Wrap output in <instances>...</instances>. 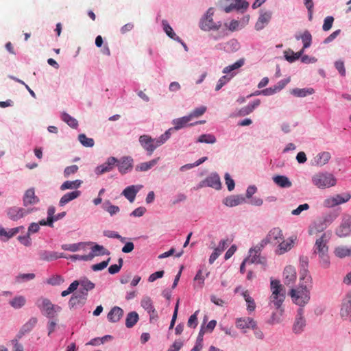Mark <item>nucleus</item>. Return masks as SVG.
Masks as SVG:
<instances>
[{"label": "nucleus", "mask_w": 351, "mask_h": 351, "mask_svg": "<svg viewBox=\"0 0 351 351\" xmlns=\"http://www.w3.org/2000/svg\"><path fill=\"white\" fill-rule=\"evenodd\" d=\"M312 289L311 276L304 277L302 280L300 279V283L298 287L292 288L290 290L289 295L292 301L300 308H302L310 300V291Z\"/></svg>", "instance_id": "obj_1"}, {"label": "nucleus", "mask_w": 351, "mask_h": 351, "mask_svg": "<svg viewBox=\"0 0 351 351\" xmlns=\"http://www.w3.org/2000/svg\"><path fill=\"white\" fill-rule=\"evenodd\" d=\"M329 237L326 233H324L315 241L313 247V252L318 254L319 258V263L324 268H328L330 265V260L328 256V242Z\"/></svg>", "instance_id": "obj_2"}, {"label": "nucleus", "mask_w": 351, "mask_h": 351, "mask_svg": "<svg viewBox=\"0 0 351 351\" xmlns=\"http://www.w3.org/2000/svg\"><path fill=\"white\" fill-rule=\"evenodd\" d=\"M270 288L271 295L269 298L276 308H280L285 299V291L278 280H271Z\"/></svg>", "instance_id": "obj_3"}, {"label": "nucleus", "mask_w": 351, "mask_h": 351, "mask_svg": "<svg viewBox=\"0 0 351 351\" xmlns=\"http://www.w3.org/2000/svg\"><path fill=\"white\" fill-rule=\"evenodd\" d=\"M312 182L317 188L323 189L335 186L337 180L332 173L319 172L312 177Z\"/></svg>", "instance_id": "obj_4"}, {"label": "nucleus", "mask_w": 351, "mask_h": 351, "mask_svg": "<svg viewBox=\"0 0 351 351\" xmlns=\"http://www.w3.org/2000/svg\"><path fill=\"white\" fill-rule=\"evenodd\" d=\"M36 305L40 310L43 315L48 318H53L56 313L60 311L61 308L58 305H54L47 298H41L36 302Z\"/></svg>", "instance_id": "obj_5"}, {"label": "nucleus", "mask_w": 351, "mask_h": 351, "mask_svg": "<svg viewBox=\"0 0 351 351\" xmlns=\"http://www.w3.org/2000/svg\"><path fill=\"white\" fill-rule=\"evenodd\" d=\"M214 14L213 8H210L205 15L201 20L200 28L204 31H209L211 29H219L221 25L220 22L215 23L213 19Z\"/></svg>", "instance_id": "obj_6"}, {"label": "nucleus", "mask_w": 351, "mask_h": 351, "mask_svg": "<svg viewBox=\"0 0 351 351\" xmlns=\"http://www.w3.org/2000/svg\"><path fill=\"white\" fill-rule=\"evenodd\" d=\"M263 247V245L261 244L250 250L249 256L245 258V259H248L249 264L256 263L265 265L266 263V259L261 256V252Z\"/></svg>", "instance_id": "obj_7"}, {"label": "nucleus", "mask_w": 351, "mask_h": 351, "mask_svg": "<svg viewBox=\"0 0 351 351\" xmlns=\"http://www.w3.org/2000/svg\"><path fill=\"white\" fill-rule=\"evenodd\" d=\"M31 210L18 206H12L6 210L8 217L12 221H18L31 213Z\"/></svg>", "instance_id": "obj_8"}, {"label": "nucleus", "mask_w": 351, "mask_h": 351, "mask_svg": "<svg viewBox=\"0 0 351 351\" xmlns=\"http://www.w3.org/2000/svg\"><path fill=\"white\" fill-rule=\"evenodd\" d=\"M332 221L331 215H326L323 218H320L314 222L313 226L309 230L311 234L321 232L324 230L328 226Z\"/></svg>", "instance_id": "obj_9"}, {"label": "nucleus", "mask_w": 351, "mask_h": 351, "mask_svg": "<svg viewBox=\"0 0 351 351\" xmlns=\"http://www.w3.org/2000/svg\"><path fill=\"white\" fill-rule=\"evenodd\" d=\"M304 309L299 308L297 312L293 325V331L295 334H300L302 332L306 326V319L304 316Z\"/></svg>", "instance_id": "obj_10"}, {"label": "nucleus", "mask_w": 351, "mask_h": 351, "mask_svg": "<svg viewBox=\"0 0 351 351\" xmlns=\"http://www.w3.org/2000/svg\"><path fill=\"white\" fill-rule=\"evenodd\" d=\"M139 143L142 147L147 152L149 156H151L157 148L155 139L149 135L143 134L140 136Z\"/></svg>", "instance_id": "obj_11"}, {"label": "nucleus", "mask_w": 351, "mask_h": 351, "mask_svg": "<svg viewBox=\"0 0 351 351\" xmlns=\"http://www.w3.org/2000/svg\"><path fill=\"white\" fill-rule=\"evenodd\" d=\"M118 160L114 157H109L106 162L96 167L95 172L97 175H101L112 171L116 166Z\"/></svg>", "instance_id": "obj_12"}, {"label": "nucleus", "mask_w": 351, "mask_h": 351, "mask_svg": "<svg viewBox=\"0 0 351 351\" xmlns=\"http://www.w3.org/2000/svg\"><path fill=\"white\" fill-rule=\"evenodd\" d=\"M201 186H209L219 190L221 187L220 178L217 173H212L201 182Z\"/></svg>", "instance_id": "obj_13"}, {"label": "nucleus", "mask_w": 351, "mask_h": 351, "mask_svg": "<svg viewBox=\"0 0 351 351\" xmlns=\"http://www.w3.org/2000/svg\"><path fill=\"white\" fill-rule=\"evenodd\" d=\"M119 171L121 174H125L129 171H131L133 167V160L130 157H123L116 164Z\"/></svg>", "instance_id": "obj_14"}, {"label": "nucleus", "mask_w": 351, "mask_h": 351, "mask_svg": "<svg viewBox=\"0 0 351 351\" xmlns=\"http://www.w3.org/2000/svg\"><path fill=\"white\" fill-rule=\"evenodd\" d=\"M351 198V195L348 193L336 195L335 196L326 201V205L330 207L347 202Z\"/></svg>", "instance_id": "obj_15"}, {"label": "nucleus", "mask_w": 351, "mask_h": 351, "mask_svg": "<svg viewBox=\"0 0 351 351\" xmlns=\"http://www.w3.org/2000/svg\"><path fill=\"white\" fill-rule=\"evenodd\" d=\"M284 283L286 285H292L296 280V271L294 267L288 265L285 267L283 272Z\"/></svg>", "instance_id": "obj_16"}, {"label": "nucleus", "mask_w": 351, "mask_h": 351, "mask_svg": "<svg viewBox=\"0 0 351 351\" xmlns=\"http://www.w3.org/2000/svg\"><path fill=\"white\" fill-rule=\"evenodd\" d=\"M143 188L142 185H131L126 187L122 192V195L127 198L130 202H133L137 193Z\"/></svg>", "instance_id": "obj_17"}, {"label": "nucleus", "mask_w": 351, "mask_h": 351, "mask_svg": "<svg viewBox=\"0 0 351 351\" xmlns=\"http://www.w3.org/2000/svg\"><path fill=\"white\" fill-rule=\"evenodd\" d=\"M283 239L282 232L279 228H274L267 236V241L274 244L280 243Z\"/></svg>", "instance_id": "obj_18"}, {"label": "nucleus", "mask_w": 351, "mask_h": 351, "mask_svg": "<svg viewBox=\"0 0 351 351\" xmlns=\"http://www.w3.org/2000/svg\"><path fill=\"white\" fill-rule=\"evenodd\" d=\"M236 325L240 329H254L256 323L252 318L245 317L237 319Z\"/></svg>", "instance_id": "obj_19"}, {"label": "nucleus", "mask_w": 351, "mask_h": 351, "mask_svg": "<svg viewBox=\"0 0 351 351\" xmlns=\"http://www.w3.org/2000/svg\"><path fill=\"white\" fill-rule=\"evenodd\" d=\"M39 202V199L35 195L34 189H29L27 190L23 196V204L25 206L28 205L36 204Z\"/></svg>", "instance_id": "obj_20"}, {"label": "nucleus", "mask_w": 351, "mask_h": 351, "mask_svg": "<svg viewBox=\"0 0 351 351\" xmlns=\"http://www.w3.org/2000/svg\"><path fill=\"white\" fill-rule=\"evenodd\" d=\"M190 121H191V117H189V115L184 116L181 118L175 119L172 121V123L174 125L172 130H179L184 127H186L187 125H194L193 123L189 124Z\"/></svg>", "instance_id": "obj_21"}, {"label": "nucleus", "mask_w": 351, "mask_h": 351, "mask_svg": "<svg viewBox=\"0 0 351 351\" xmlns=\"http://www.w3.org/2000/svg\"><path fill=\"white\" fill-rule=\"evenodd\" d=\"M86 297L87 293H84L81 291H79L71 296L69 300V305L71 307H74L79 304H83L86 300Z\"/></svg>", "instance_id": "obj_22"}, {"label": "nucleus", "mask_w": 351, "mask_h": 351, "mask_svg": "<svg viewBox=\"0 0 351 351\" xmlns=\"http://www.w3.org/2000/svg\"><path fill=\"white\" fill-rule=\"evenodd\" d=\"M123 315V311L119 306H114L108 313L107 318L110 322H117Z\"/></svg>", "instance_id": "obj_23"}, {"label": "nucleus", "mask_w": 351, "mask_h": 351, "mask_svg": "<svg viewBox=\"0 0 351 351\" xmlns=\"http://www.w3.org/2000/svg\"><path fill=\"white\" fill-rule=\"evenodd\" d=\"M271 18V13L270 12H265L261 14L258 19L257 22L255 24V28L256 30L263 29L266 25H267Z\"/></svg>", "instance_id": "obj_24"}, {"label": "nucleus", "mask_w": 351, "mask_h": 351, "mask_svg": "<svg viewBox=\"0 0 351 351\" xmlns=\"http://www.w3.org/2000/svg\"><path fill=\"white\" fill-rule=\"evenodd\" d=\"M39 256L41 260L45 261H51L59 258H66L62 254L58 255L57 252L47 250L40 251L39 252ZM66 258H68L66 257Z\"/></svg>", "instance_id": "obj_25"}, {"label": "nucleus", "mask_w": 351, "mask_h": 351, "mask_svg": "<svg viewBox=\"0 0 351 351\" xmlns=\"http://www.w3.org/2000/svg\"><path fill=\"white\" fill-rule=\"evenodd\" d=\"M245 202V197L242 195H230L223 200L227 206L233 207Z\"/></svg>", "instance_id": "obj_26"}, {"label": "nucleus", "mask_w": 351, "mask_h": 351, "mask_svg": "<svg viewBox=\"0 0 351 351\" xmlns=\"http://www.w3.org/2000/svg\"><path fill=\"white\" fill-rule=\"evenodd\" d=\"M350 220L347 219L341 223L336 230V234L339 237H344L348 236L350 232Z\"/></svg>", "instance_id": "obj_27"}, {"label": "nucleus", "mask_w": 351, "mask_h": 351, "mask_svg": "<svg viewBox=\"0 0 351 351\" xmlns=\"http://www.w3.org/2000/svg\"><path fill=\"white\" fill-rule=\"evenodd\" d=\"M81 194L80 191H74L64 194L60 199L59 205L63 206L69 202L77 198Z\"/></svg>", "instance_id": "obj_28"}, {"label": "nucleus", "mask_w": 351, "mask_h": 351, "mask_svg": "<svg viewBox=\"0 0 351 351\" xmlns=\"http://www.w3.org/2000/svg\"><path fill=\"white\" fill-rule=\"evenodd\" d=\"M260 104L261 100L256 99L255 101H253L252 104L241 108L239 111V115L241 117L248 115L249 114L252 112L254 110L260 105Z\"/></svg>", "instance_id": "obj_29"}, {"label": "nucleus", "mask_w": 351, "mask_h": 351, "mask_svg": "<svg viewBox=\"0 0 351 351\" xmlns=\"http://www.w3.org/2000/svg\"><path fill=\"white\" fill-rule=\"evenodd\" d=\"M158 160L159 158H157L148 162L140 163L136 166L135 169L136 171H147L154 167L158 163Z\"/></svg>", "instance_id": "obj_30"}, {"label": "nucleus", "mask_w": 351, "mask_h": 351, "mask_svg": "<svg viewBox=\"0 0 351 351\" xmlns=\"http://www.w3.org/2000/svg\"><path fill=\"white\" fill-rule=\"evenodd\" d=\"M330 154L328 152H323L318 154L314 159L315 163L319 166L326 165L330 159Z\"/></svg>", "instance_id": "obj_31"}, {"label": "nucleus", "mask_w": 351, "mask_h": 351, "mask_svg": "<svg viewBox=\"0 0 351 351\" xmlns=\"http://www.w3.org/2000/svg\"><path fill=\"white\" fill-rule=\"evenodd\" d=\"M273 180L278 186L282 188H289L292 185L291 182L285 176H276L273 178Z\"/></svg>", "instance_id": "obj_32"}, {"label": "nucleus", "mask_w": 351, "mask_h": 351, "mask_svg": "<svg viewBox=\"0 0 351 351\" xmlns=\"http://www.w3.org/2000/svg\"><path fill=\"white\" fill-rule=\"evenodd\" d=\"M295 38L297 40L301 39L303 43V50L309 47L311 45L312 42V36L311 33L306 30L301 36H296Z\"/></svg>", "instance_id": "obj_33"}, {"label": "nucleus", "mask_w": 351, "mask_h": 351, "mask_svg": "<svg viewBox=\"0 0 351 351\" xmlns=\"http://www.w3.org/2000/svg\"><path fill=\"white\" fill-rule=\"evenodd\" d=\"M334 254L336 256L341 258L351 256V247L338 246L335 249Z\"/></svg>", "instance_id": "obj_34"}, {"label": "nucleus", "mask_w": 351, "mask_h": 351, "mask_svg": "<svg viewBox=\"0 0 351 351\" xmlns=\"http://www.w3.org/2000/svg\"><path fill=\"white\" fill-rule=\"evenodd\" d=\"M314 92V89L312 88H294L291 90V93L298 97H304L312 95Z\"/></svg>", "instance_id": "obj_35"}, {"label": "nucleus", "mask_w": 351, "mask_h": 351, "mask_svg": "<svg viewBox=\"0 0 351 351\" xmlns=\"http://www.w3.org/2000/svg\"><path fill=\"white\" fill-rule=\"evenodd\" d=\"M141 306L147 311L148 313H156L155 308L153 305L152 300L149 297H144L141 300Z\"/></svg>", "instance_id": "obj_36"}, {"label": "nucleus", "mask_w": 351, "mask_h": 351, "mask_svg": "<svg viewBox=\"0 0 351 351\" xmlns=\"http://www.w3.org/2000/svg\"><path fill=\"white\" fill-rule=\"evenodd\" d=\"M24 228L23 226H19L16 228H12L7 231L4 228H0V237H5L7 239H9L16 235L21 229Z\"/></svg>", "instance_id": "obj_37"}, {"label": "nucleus", "mask_w": 351, "mask_h": 351, "mask_svg": "<svg viewBox=\"0 0 351 351\" xmlns=\"http://www.w3.org/2000/svg\"><path fill=\"white\" fill-rule=\"evenodd\" d=\"M82 183L80 180H75L74 181H66L60 186V190L64 191L66 189H77Z\"/></svg>", "instance_id": "obj_38"}, {"label": "nucleus", "mask_w": 351, "mask_h": 351, "mask_svg": "<svg viewBox=\"0 0 351 351\" xmlns=\"http://www.w3.org/2000/svg\"><path fill=\"white\" fill-rule=\"evenodd\" d=\"M25 303L26 299L24 296L22 295L16 296L9 302L10 306L16 309L23 307Z\"/></svg>", "instance_id": "obj_39"}, {"label": "nucleus", "mask_w": 351, "mask_h": 351, "mask_svg": "<svg viewBox=\"0 0 351 351\" xmlns=\"http://www.w3.org/2000/svg\"><path fill=\"white\" fill-rule=\"evenodd\" d=\"M138 320V315L136 312L132 311L127 315L125 326L127 328L133 327Z\"/></svg>", "instance_id": "obj_40"}, {"label": "nucleus", "mask_w": 351, "mask_h": 351, "mask_svg": "<svg viewBox=\"0 0 351 351\" xmlns=\"http://www.w3.org/2000/svg\"><path fill=\"white\" fill-rule=\"evenodd\" d=\"M278 243L279 254H282L291 249V247H293V241L292 239H288L287 241L282 240Z\"/></svg>", "instance_id": "obj_41"}, {"label": "nucleus", "mask_w": 351, "mask_h": 351, "mask_svg": "<svg viewBox=\"0 0 351 351\" xmlns=\"http://www.w3.org/2000/svg\"><path fill=\"white\" fill-rule=\"evenodd\" d=\"M38 322L36 317H31L21 328V332L27 333L32 330Z\"/></svg>", "instance_id": "obj_42"}, {"label": "nucleus", "mask_w": 351, "mask_h": 351, "mask_svg": "<svg viewBox=\"0 0 351 351\" xmlns=\"http://www.w3.org/2000/svg\"><path fill=\"white\" fill-rule=\"evenodd\" d=\"M110 252L108 250L105 249L102 245L95 244L91 249V253L89 255H93V258L95 256L109 254Z\"/></svg>", "instance_id": "obj_43"}, {"label": "nucleus", "mask_w": 351, "mask_h": 351, "mask_svg": "<svg viewBox=\"0 0 351 351\" xmlns=\"http://www.w3.org/2000/svg\"><path fill=\"white\" fill-rule=\"evenodd\" d=\"M61 118L62 120L66 123L70 127L73 128H77L78 125L77 121L75 118L71 117L69 114L63 112L62 114Z\"/></svg>", "instance_id": "obj_44"}, {"label": "nucleus", "mask_w": 351, "mask_h": 351, "mask_svg": "<svg viewBox=\"0 0 351 351\" xmlns=\"http://www.w3.org/2000/svg\"><path fill=\"white\" fill-rule=\"evenodd\" d=\"M80 285L81 286L80 291L84 293L88 294V291L95 288V284L87 279L81 280L80 282Z\"/></svg>", "instance_id": "obj_45"}, {"label": "nucleus", "mask_w": 351, "mask_h": 351, "mask_svg": "<svg viewBox=\"0 0 351 351\" xmlns=\"http://www.w3.org/2000/svg\"><path fill=\"white\" fill-rule=\"evenodd\" d=\"M217 139L213 134H202L199 136L197 139V142L199 143H204L213 144L216 142Z\"/></svg>", "instance_id": "obj_46"}, {"label": "nucleus", "mask_w": 351, "mask_h": 351, "mask_svg": "<svg viewBox=\"0 0 351 351\" xmlns=\"http://www.w3.org/2000/svg\"><path fill=\"white\" fill-rule=\"evenodd\" d=\"M244 64V60L240 59L234 64L225 67L223 69V73L229 74L231 71L241 67Z\"/></svg>", "instance_id": "obj_47"}, {"label": "nucleus", "mask_w": 351, "mask_h": 351, "mask_svg": "<svg viewBox=\"0 0 351 351\" xmlns=\"http://www.w3.org/2000/svg\"><path fill=\"white\" fill-rule=\"evenodd\" d=\"M300 265L302 269L300 271V279L302 280L304 277L306 276H311L308 274V271L307 270V266H308V259L306 257H302L300 258Z\"/></svg>", "instance_id": "obj_48"}, {"label": "nucleus", "mask_w": 351, "mask_h": 351, "mask_svg": "<svg viewBox=\"0 0 351 351\" xmlns=\"http://www.w3.org/2000/svg\"><path fill=\"white\" fill-rule=\"evenodd\" d=\"M204 280H205V277L202 274V269H199L194 278V281H195L194 287L195 288L197 287L199 289L202 288L204 286Z\"/></svg>", "instance_id": "obj_49"}, {"label": "nucleus", "mask_w": 351, "mask_h": 351, "mask_svg": "<svg viewBox=\"0 0 351 351\" xmlns=\"http://www.w3.org/2000/svg\"><path fill=\"white\" fill-rule=\"evenodd\" d=\"M162 23L163 25V29L169 37L178 40L180 39L179 37L176 36V34L173 32V29L169 25L167 21L163 20Z\"/></svg>", "instance_id": "obj_50"}, {"label": "nucleus", "mask_w": 351, "mask_h": 351, "mask_svg": "<svg viewBox=\"0 0 351 351\" xmlns=\"http://www.w3.org/2000/svg\"><path fill=\"white\" fill-rule=\"evenodd\" d=\"M171 130L172 128H170L164 134L160 135L158 138H154L157 147L163 145L170 138Z\"/></svg>", "instance_id": "obj_51"}, {"label": "nucleus", "mask_w": 351, "mask_h": 351, "mask_svg": "<svg viewBox=\"0 0 351 351\" xmlns=\"http://www.w3.org/2000/svg\"><path fill=\"white\" fill-rule=\"evenodd\" d=\"M78 140L84 147H92L95 144L93 138H88L84 134H80Z\"/></svg>", "instance_id": "obj_52"}, {"label": "nucleus", "mask_w": 351, "mask_h": 351, "mask_svg": "<svg viewBox=\"0 0 351 351\" xmlns=\"http://www.w3.org/2000/svg\"><path fill=\"white\" fill-rule=\"evenodd\" d=\"M243 295L245 302L247 304V309L250 312H252L255 310L256 304L254 299L250 296L247 291L243 292Z\"/></svg>", "instance_id": "obj_53"}, {"label": "nucleus", "mask_w": 351, "mask_h": 351, "mask_svg": "<svg viewBox=\"0 0 351 351\" xmlns=\"http://www.w3.org/2000/svg\"><path fill=\"white\" fill-rule=\"evenodd\" d=\"M234 76V74H230L223 75L221 77L219 78V80L217 82V84L215 87V90L218 91L225 84H226L230 79Z\"/></svg>", "instance_id": "obj_54"}, {"label": "nucleus", "mask_w": 351, "mask_h": 351, "mask_svg": "<svg viewBox=\"0 0 351 351\" xmlns=\"http://www.w3.org/2000/svg\"><path fill=\"white\" fill-rule=\"evenodd\" d=\"M341 316L342 318L347 319L348 317L351 318V306L345 303L342 304L341 308Z\"/></svg>", "instance_id": "obj_55"}, {"label": "nucleus", "mask_w": 351, "mask_h": 351, "mask_svg": "<svg viewBox=\"0 0 351 351\" xmlns=\"http://www.w3.org/2000/svg\"><path fill=\"white\" fill-rule=\"evenodd\" d=\"M206 111V107L202 106L193 110L189 115V117H191V119H192L193 118H197L203 115Z\"/></svg>", "instance_id": "obj_56"}, {"label": "nucleus", "mask_w": 351, "mask_h": 351, "mask_svg": "<svg viewBox=\"0 0 351 351\" xmlns=\"http://www.w3.org/2000/svg\"><path fill=\"white\" fill-rule=\"evenodd\" d=\"M234 4L235 10H246L249 7V3L243 0H232Z\"/></svg>", "instance_id": "obj_57"}, {"label": "nucleus", "mask_w": 351, "mask_h": 351, "mask_svg": "<svg viewBox=\"0 0 351 351\" xmlns=\"http://www.w3.org/2000/svg\"><path fill=\"white\" fill-rule=\"evenodd\" d=\"M119 264L112 265L108 267V272L110 274H117L123 266V261L121 258L118 260Z\"/></svg>", "instance_id": "obj_58"}, {"label": "nucleus", "mask_w": 351, "mask_h": 351, "mask_svg": "<svg viewBox=\"0 0 351 351\" xmlns=\"http://www.w3.org/2000/svg\"><path fill=\"white\" fill-rule=\"evenodd\" d=\"M83 245H84V243H73L69 245H63L62 246V248L64 250H68L70 252H76L80 249L81 246Z\"/></svg>", "instance_id": "obj_59"}, {"label": "nucleus", "mask_w": 351, "mask_h": 351, "mask_svg": "<svg viewBox=\"0 0 351 351\" xmlns=\"http://www.w3.org/2000/svg\"><path fill=\"white\" fill-rule=\"evenodd\" d=\"M199 311H195L192 315L190 316L188 322L187 326L190 328H195L198 324L197 322V313Z\"/></svg>", "instance_id": "obj_60"}, {"label": "nucleus", "mask_w": 351, "mask_h": 351, "mask_svg": "<svg viewBox=\"0 0 351 351\" xmlns=\"http://www.w3.org/2000/svg\"><path fill=\"white\" fill-rule=\"evenodd\" d=\"M334 18L332 16H328L326 17L322 26L323 30L325 32L330 30L332 26Z\"/></svg>", "instance_id": "obj_61"}, {"label": "nucleus", "mask_w": 351, "mask_h": 351, "mask_svg": "<svg viewBox=\"0 0 351 351\" xmlns=\"http://www.w3.org/2000/svg\"><path fill=\"white\" fill-rule=\"evenodd\" d=\"M110 261V258H108L106 261H104L99 263L93 265L91 268L95 271L102 270L108 266Z\"/></svg>", "instance_id": "obj_62"}, {"label": "nucleus", "mask_w": 351, "mask_h": 351, "mask_svg": "<svg viewBox=\"0 0 351 351\" xmlns=\"http://www.w3.org/2000/svg\"><path fill=\"white\" fill-rule=\"evenodd\" d=\"M303 49H302L300 51H298L297 53H294L293 51H291V56L288 55V53H285V58L287 61L289 62H293L295 60H298L303 53Z\"/></svg>", "instance_id": "obj_63"}, {"label": "nucleus", "mask_w": 351, "mask_h": 351, "mask_svg": "<svg viewBox=\"0 0 351 351\" xmlns=\"http://www.w3.org/2000/svg\"><path fill=\"white\" fill-rule=\"evenodd\" d=\"M224 178H225L226 184L227 185L228 191H232L234 189V186H235L234 180L231 178L230 174L228 173H226L225 174Z\"/></svg>", "instance_id": "obj_64"}]
</instances>
